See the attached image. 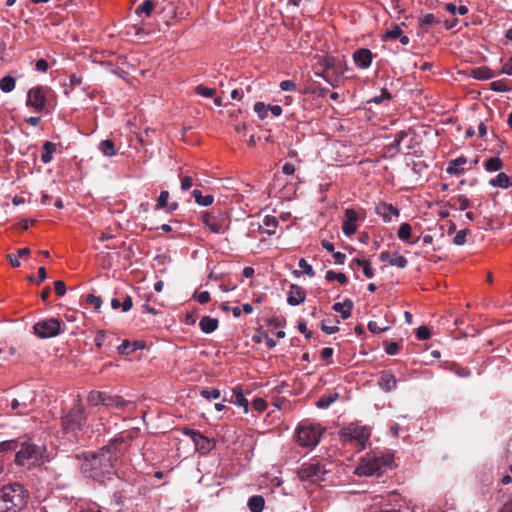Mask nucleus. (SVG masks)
<instances>
[{"label":"nucleus","instance_id":"obj_1","mask_svg":"<svg viewBox=\"0 0 512 512\" xmlns=\"http://www.w3.org/2000/svg\"><path fill=\"white\" fill-rule=\"evenodd\" d=\"M136 436L137 431L135 430L120 432L107 445L85 457L82 464L83 472L88 477L101 483L111 479L116 463L127 452Z\"/></svg>","mask_w":512,"mask_h":512},{"label":"nucleus","instance_id":"obj_2","mask_svg":"<svg viewBox=\"0 0 512 512\" xmlns=\"http://www.w3.org/2000/svg\"><path fill=\"white\" fill-rule=\"evenodd\" d=\"M29 492L19 482L3 485L0 488V512H20L28 504Z\"/></svg>","mask_w":512,"mask_h":512},{"label":"nucleus","instance_id":"obj_3","mask_svg":"<svg viewBox=\"0 0 512 512\" xmlns=\"http://www.w3.org/2000/svg\"><path fill=\"white\" fill-rule=\"evenodd\" d=\"M48 461L49 455L46 447L37 445L31 440L22 442L15 455V463L18 466L38 467Z\"/></svg>","mask_w":512,"mask_h":512},{"label":"nucleus","instance_id":"obj_4","mask_svg":"<svg viewBox=\"0 0 512 512\" xmlns=\"http://www.w3.org/2000/svg\"><path fill=\"white\" fill-rule=\"evenodd\" d=\"M393 464V456L391 454L367 455L361 460L356 468L359 476H379Z\"/></svg>","mask_w":512,"mask_h":512},{"label":"nucleus","instance_id":"obj_5","mask_svg":"<svg viewBox=\"0 0 512 512\" xmlns=\"http://www.w3.org/2000/svg\"><path fill=\"white\" fill-rule=\"evenodd\" d=\"M325 461L319 458H311L304 462L297 471L298 478L303 482L319 483L326 480V475L330 472Z\"/></svg>","mask_w":512,"mask_h":512},{"label":"nucleus","instance_id":"obj_6","mask_svg":"<svg viewBox=\"0 0 512 512\" xmlns=\"http://www.w3.org/2000/svg\"><path fill=\"white\" fill-rule=\"evenodd\" d=\"M323 433L324 428L319 424L303 421L296 428V442L302 447H314Z\"/></svg>","mask_w":512,"mask_h":512},{"label":"nucleus","instance_id":"obj_7","mask_svg":"<svg viewBox=\"0 0 512 512\" xmlns=\"http://www.w3.org/2000/svg\"><path fill=\"white\" fill-rule=\"evenodd\" d=\"M84 412L85 408L78 399L71 410L62 417V425L66 433L76 436V433L83 428L86 422Z\"/></svg>","mask_w":512,"mask_h":512},{"label":"nucleus","instance_id":"obj_8","mask_svg":"<svg viewBox=\"0 0 512 512\" xmlns=\"http://www.w3.org/2000/svg\"><path fill=\"white\" fill-rule=\"evenodd\" d=\"M339 436L343 443L356 441L363 448L370 437V429L364 425L351 423L340 430Z\"/></svg>","mask_w":512,"mask_h":512},{"label":"nucleus","instance_id":"obj_9","mask_svg":"<svg viewBox=\"0 0 512 512\" xmlns=\"http://www.w3.org/2000/svg\"><path fill=\"white\" fill-rule=\"evenodd\" d=\"M64 323L57 318L43 319L33 325L35 335L41 339L52 338L63 332Z\"/></svg>","mask_w":512,"mask_h":512},{"label":"nucleus","instance_id":"obj_10","mask_svg":"<svg viewBox=\"0 0 512 512\" xmlns=\"http://www.w3.org/2000/svg\"><path fill=\"white\" fill-rule=\"evenodd\" d=\"M49 89L44 86L32 87L27 92L26 106L36 113H41L46 108L47 92Z\"/></svg>","mask_w":512,"mask_h":512},{"label":"nucleus","instance_id":"obj_11","mask_svg":"<svg viewBox=\"0 0 512 512\" xmlns=\"http://www.w3.org/2000/svg\"><path fill=\"white\" fill-rule=\"evenodd\" d=\"M202 221L211 232L216 234H223L229 227L227 217L220 212H204Z\"/></svg>","mask_w":512,"mask_h":512},{"label":"nucleus","instance_id":"obj_12","mask_svg":"<svg viewBox=\"0 0 512 512\" xmlns=\"http://www.w3.org/2000/svg\"><path fill=\"white\" fill-rule=\"evenodd\" d=\"M375 213L380 216L385 223L392 221L393 217L398 218L400 215L399 209L390 203L380 202L375 207Z\"/></svg>","mask_w":512,"mask_h":512},{"label":"nucleus","instance_id":"obj_13","mask_svg":"<svg viewBox=\"0 0 512 512\" xmlns=\"http://www.w3.org/2000/svg\"><path fill=\"white\" fill-rule=\"evenodd\" d=\"M373 53L367 48L357 49L353 53V60L355 65L360 69H367L371 66L373 61Z\"/></svg>","mask_w":512,"mask_h":512},{"label":"nucleus","instance_id":"obj_14","mask_svg":"<svg viewBox=\"0 0 512 512\" xmlns=\"http://www.w3.org/2000/svg\"><path fill=\"white\" fill-rule=\"evenodd\" d=\"M357 220H358V214L354 209L348 208L345 210V219L342 224V230L346 236H351L356 232Z\"/></svg>","mask_w":512,"mask_h":512},{"label":"nucleus","instance_id":"obj_15","mask_svg":"<svg viewBox=\"0 0 512 512\" xmlns=\"http://www.w3.org/2000/svg\"><path fill=\"white\" fill-rule=\"evenodd\" d=\"M306 292L305 290L296 284H291L287 295V302L291 306L300 305L305 301Z\"/></svg>","mask_w":512,"mask_h":512},{"label":"nucleus","instance_id":"obj_16","mask_svg":"<svg viewBox=\"0 0 512 512\" xmlns=\"http://www.w3.org/2000/svg\"><path fill=\"white\" fill-rule=\"evenodd\" d=\"M223 401L224 402H226V401L231 402V403L235 404L238 407H242L244 409L245 413L248 412L249 402L245 398V396L243 394V391H242L240 386L234 387L232 389L231 398L230 399L224 398Z\"/></svg>","mask_w":512,"mask_h":512},{"label":"nucleus","instance_id":"obj_17","mask_svg":"<svg viewBox=\"0 0 512 512\" xmlns=\"http://www.w3.org/2000/svg\"><path fill=\"white\" fill-rule=\"evenodd\" d=\"M378 385L385 392H390V391L396 389L397 379L392 373H390L388 371H383V372H381V374L379 376Z\"/></svg>","mask_w":512,"mask_h":512},{"label":"nucleus","instance_id":"obj_18","mask_svg":"<svg viewBox=\"0 0 512 512\" xmlns=\"http://www.w3.org/2000/svg\"><path fill=\"white\" fill-rule=\"evenodd\" d=\"M105 406L122 410L129 406L135 407V404L132 401L123 399L119 395H108L107 394Z\"/></svg>","mask_w":512,"mask_h":512},{"label":"nucleus","instance_id":"obj_19","mask_svg":"<svg viewBox=\"0 0 512 512\" xmlns=\"http://www.w3.org/2000/svg\"><path fill=\"white\" fill-rule=\"evenodd\" d=\"M466 163H467V158L463 155L459 156L456 159H453L448 163L446 172L450 175L459 176L464 172V168L462 166Z\"/></svg>","mask_w":512,"mask_h":512},{"label":"nucleus","instance_id":"obj_20","mask_svg":"<svg viewBox=\"0 0 512 512\" xmlns=\"http://www.w3.org/2000/svg\"><path fill=\"white\" fill-rule=\"evenodd\" d=\"M354 303L351 299H345L343 302L334 303L332 309L341 314L342 319H348L351 316Z\"/></svg>","mask_w":512,"mask_h":512},{"label":"nucleus","instance_id":"obj_21","mask_svg":"<svg viewBox=\"0 0 512 512\" xmlns=\"http://www.w3.org/2000/svg\"><path fill=\"white\" fill-rule=\"evenodd\" d=\"M277 226L278 220L276 217L267 215L264 217L262 225H259V231L263 234L273 235Z\"/></svg>","mask_w":512,"mask_h":512},{"label":"nucleus","instance_id":"obj_22","mask_svg":"<svg viewBox=\"0 0 512 512\" xmlns=\"http://www.w3.org/2000/svg\"><path fill=\"white\" fill-rule=\"evenodd\" d=\"M321 64L325 70H333L336 74H343L345 69H342L341 62L333 56H325Z\"/></svg>","mask_w":512,"mask_h":512},{"label":"nucleus","instance_id":"obj_23","mask_svg":"<svg viewBox=\"0 0 512 512\" xmlns=\"http://www.w3.org/2000/svg\"><path fill=\"white\" fill-rule=\"evenodd\" d=\"M219 325V321L216 318H211L209 316H204L201 318L199 322L200 329L205 334H210L214 332Z\"/></svg>","mask_w":512,"mask_h":512},{"label":"nucleus","instance_id":"obj_24","mask_svg":"<svg viewBox=\"0 0 512 512\" xmlns=\"http://www.w3.org/2000/svg\"><path fill=\"white\" fill-rule=\"evenodd\" d=\"M350 267L352 269H355L356 267H362V270H363V274L367 277V278H372L374 276V270L371 266V263L370 261L368 260H363V259H359V258H354L351 263H350Z\"/></svg>","mask_w":512,"mask_h":512},{"label":"nucleus","instance_id":"obj_25","mask_svg":"<svg viewBox=\"0 0 512 512\" xmlns=\"http://www.w3.org/2000/svg\"><path fill=\"white\" fill-rule=\"evenodd\" d=\"M489 184L493 187L506 189L511 187L512 180L506 173L500 172L495 178L490 179Z\"/></svg>","mask_w":512,"mask_h":512},{"label":"nucleus","instance_id":"obj_26","mask_svg":"<svg viewBox=\"0 0 512 512\" xmlns=\"http://www.w3.org/2000/svg\"><path fill=\"white\" fill-rule=\"evenodd\" d=\"M56 151V144L50 141H46L43 144V151L41 154V161L44 164H48L53 159V154Z\"/></svg>","mask_w":512,"mask_h":512},{"label":"nucleus","instance_id":"obj_27","mask_svg":"<svg viewBox=\"0 0 512 512\" xmlns=\"http://www.w3.org/2000/svg\"><path fill=\"white\" fill-rule=\"evenodd\" d=\"M471 76L477 80H488L494 77V72L488 67L482 66L474 68L471 71Z\"/></svg>","mask_w":512,"mask_h":512},{"label":"nucleus","instance_id":"obj_28","mask_svg":"<svg viewBox=\"0 0 512 512\" xmlns=\"http://www.w3.org/2000/svg\"><path fill=\"white\" fill-rule=\"evenodd\" d=\"M264 498L260 495H254L248 500V508L251 512H261L264 508Z\"/></svg>","mask_w":512,"mask_h":512},{"label":"nucleus","instance_id":"obj_29","mask_svg":"<svg viewBox=\"0 0 512 512\" xmlns=\"http://www.w3.org/2000/svg\"><path fill=\"white\" fill-rule=\"evenodd\" d=\"M139 347H142V345H139L136 341L130 342L129 340H124L122 344L118 346V353L121 355H129Z\"/></svg>","mask_w":512,"mask_h":512},{"label":"nucleus","instance_id":"obj_30","mask_svg":"<svg viewBox=\"0 0 512 512\" xmlns=\"http://www.w3.org/2000/svg\"><path fill=\"white\" fill-rule=\"evenodd\" d=\"M192 196L194 197L195 202L200 206H209L214 201V197L212 195L203 196L202 192L198 189L193 190Z\"/></svg>","mask_w":512,"mask_h":512},{"label":"nucleus","instance_id":"obj_31","mask_svg":"<svg viewBox=\"0 0 512 512\" xmlns=\"http://www.w3.org/2000/svg\"><path fill=\"white\" fill-rule=\"evenodd\" d=\"M155 8V2L153 0H145L135 9L137 15L145 14L149 17Z\"/></svg>","mask_w":512,"mask_h":512},{"label":"nucleus","instance_id":"obj_32","mask_svg":"<svg viewBox=\"0 0 512 512\" xmlns=\"http://www.w3.org/2000/svg\"><path fill=\"white\" fill-rule=\"evenodd\" d=\"M16 80L10 75H6L0 79V89L4 93H9L14 90Z\"/></svg>","mask_w":512,"mask_h":512},{"label":"nucleus","instance_id":"obj_33","mask_svg":"<svg viewBox=\"0 0 512 512\" xmlns=\"http://www.w3.org/2000/svg\"><path fill=\"white\" fill-rule=\"evenodd\" d=\"M195 175H196V173H194V172L192 174H183V173H181L179 175L180 183H181V189L183 191L189 190L194 184L198 185V183L195 182V179H194Z\"/></svg>","mask_w":512,"mask_h":512},{"label":"nucleus","instance_id":"obj_34","mask_svg":"<svg viewBox=\"0 0 512 512\" xmlns=\"http://www.w3.org/2000/svg\"><path fill=\"white\" fill-rule=\"evenodd\" d=\"M100 151L108 157L114 156L116 154V148L112 140L105 139L100 142L99 145Z\"/></svg>","mask_w":512,"mask_h":512},{"label":"nucleus","instance_id":"obj_35","mask_svg":"<svg viewBox=\"0 0 512 512\" xmlns=\"http://www.w3.org/2000/svg\"><path fill=\"white\" fill-rule=\"evenodd\" d=\"M411 235H412L411 225L409 223H406V222L400 224L398 232H397L398 238L401 241L407 243V242H409V239L411 238Z\"/></svg>","mask_w":512,"mask_h":512},{"label":"nucleus","instance_id":"obj_36","mask_svg":"<svg viewBox=\"0 0 512 512\" xmlns=\"http://www.w3.org/2000/svg\"><path fill=\"white\" fill-rule=\"evenodd\" d=\"M106 398L107 394L100 391H92L88 396L89 402L93 405L101 404L105 406Z\"/></svg>","mask_w":512,"mask_h":512},{"label":"nucleus","instance_id":"obj_37","mask_svg":"<svg viewBox=\"0 0 512 512\" xmlns=\"http://www.w3.org/2000/svg\"><path fill=\"white\" fill-rule=\"evenodd\" d=\"M339 395L338 393L323 395L318 401H317V407L318 408H327L332 403H334L338 399Z\"/></svg>","mask_w":512,"mask_h":512},{"label":"nucleus","instance_id":"obj_38","mask_svg":"<svg viewBox=\"0 0 512 512\" xmlns=\"http://www.w3.org/2000/svg\"><path fill=\"white\" fill-rule=\"evenodd\" d=\"M325 279L329 282L337 280L340 284L345 285L348 283V278L344 273H336L333 270H328L325 274Z\"/></svg>","mask_w":512,"mask_h":512},{"label":"nucleus","instance_id":"obj_39","mask_svg":"<svg viewBox=\"0 0 512 512\" xmlns=\"http://www.w3.org/2000/svg\"><path fill=\"white\" fill-rule=\"evenodd\" d=\"M502 166V160L498 157L489 158L484 164L485 169L489 172L499 171Z\"/></svg>","mask_w":512,"mask_h":512},{"label":"nucleus","instance_id":"obj_40","mask_svg":"<svg viewBox=\"0 0 512 512\" xmlns=\"http://www.w3.org/2000/svg\"><path fill=\"white\" fill-rule=\"evenodd\" d=\"M183 433L185 435L189 436L193 440L195 445H200V441H207L208 442V438L207 437L203 436L200 432L195 431L193 429L184 428L183 429Z\"/></svg>","mask_w":512,"mask_h":512},{"label":"nucleus","instance_id":"obj_41","mask_svg":"<svg viewBox=\"0 0 512 512\" xmlns=\"http://www.w3.org/2000/svg\"><path fill=\"white\" fill-rule=\"evenodd\" d=\"M453 373L462 378H467L471 375V371L467 367H462L457 363H452L449 368Z\"/></svg>","mask_w":512,"mask_h":512},{"label":"nucleus","instance_id":"obj_42","mask_svg":"<svg viewBox=\"0 0 512 512\" xmlns=\"http://www.w3.org/2000/svg\"><path fill=\"white\" fill-rule=\"evenodd\" d=\"M389 264L391 266H396L400 269H404L407 264H408V260L406 257L402 256V255H398L397 253H395L391 259H389Z\"/></svg>","mask_w":512,"mask_h":512},{"label":"nucleus","instance_id":"obj_43","mask_svg":"<svg viewBox=\"0 0 512 512\" xmlns=\"http://www.w3.org/2000/svg\"><path fill=\"white\" fill-rule=\"evenodd\" d=\"M445 10L453 15L456 13L460 15H465L468 13V8L465 5L457 7L454 3H446Z\"/></svg>","mask_w":512,"mask_h":512},{"label":"nucleus","instance_id":"obj_44","mask_svg":"<svg viewBox=\"0 0 512 512\" xmlns=\"http://www.w3.org/2000/svg\"><path fill=\"white\" fill-rule=\"evenodd\" d=\"M440 21L432 13L425 14L419 19L420 27H427L438 24Z\"/></svg>","mask_w":512,"mask_h":512},{"label":"nucleus","instance_id":"obj_45","mask_svg":"<svg viewBox=\"0 0 512 512\" xmlns=\"http://www.w3.org/2000/svg\"><path fill=\"white\" fill-rule=\"evenodd\" d=\"M403 34L402 29L399 25H394L391 29L387 30L384 39L396 40Z\"/></svg>","mask_w":512,"mask_h":512},{"label":"nucleus","instance_id":"obj_46","mask_svg":"<svg viewBox=\"0 0 512 512\" xmlns=\"http://www.w3.org/2000/svg\"><path fill=\"white\" fill-rule=\"evenodd\" d=\"M195 92L198 95H201V96L206 97V98H210V97H213L215 95L216 90L214 88H208V87L200 84V85H198L195 88Z\"/></svg>","mask_w":512,"mask_h":512},{"label":"nucleus","instance_id":"obj_47","mask_svg":"<svg viewBox=\"0 0 512 512\" xmlns=\"http://www.w3.org/2000/svg\"><path fill=\"white\" fill-rule=\"evenodd\" d=\"M254 111L257 113L260 119H264L268 115L269 107L265 105L263 102H256L254 104Z\"/></svg>","mask_w":512,"mask_h":512},{"label":"nucleus","instance_id":"obj_48","mask_svg":"<svg viewBox=\"0 0 512 512\" xmlns=\"http://www.w3.org/2000/svg\"><path fill=\"white\" fill-rule=\"evenodd\" d=\"M169 192L166 190L161 191L159 197L157 198V202L155 205V209H163L168 205Z\"/></svg>","mask_w":512,"mask_h":512},{"label":"nucleus","instance_id":"obj_49","mask_svg":"<svg viewBox=\"0 0 512 512\" xmlns=\"http://www.w3.org/2000/svg\"><path fill=\"white\" fill-rule=\"evenodd\" d=\"M200 395H201L203 398L208 399V400H209V399H211V398H213V399H218V398H220V397H221V392H220V390H219V389H217V388H213V389H211V390H209V389L205 388V389H202V390L200 391Z\"/></svg>","mask_w":512,"mask_h":512},{"label":"nucleus","instance_id":"obj_50","mask_svg":"<svg viewBox=\"0 0 512 512\" xmlns=\"http://www.w3.org/2000/svg\"><path fill=\"white\" fill-rule=\"evenodd\" d=\"M469 234V230L461 229L459 230L453 238V243L455 245L461 246L466 243V237Z\"/></svg>","mask_w":512,"mask_h":512},{"label":"nucleus","instance_id":"obj_51","mask_svg":"<svg viewBox=\"0 0 512 512\" xmlns=\"http://www.w3.org/2000/svg\"><path fill=\"white\" fill-rule=\"evenodd\" d=\"M86 303L88 305L93 306L96 310L101 307L102 300L99 296H95L94 294H88L86 296Z\"/></svg>","mask_w":512,"mask_h":512},{"label":"nucleus","instance_id":"obj_52","mask_svg":"<svg viewBox=\"0 0 512 512\" xmlns=\"http://www.w3.org/2000/svg\"><path fill=\"white\" fill-rule=\"evenodd\" d=\"M455 202L458 205V209L461 211H464L470 207V200L464 195L457 196Z\"/></svg>","mask_w":512,"mask_h":512},{"label":"nucleus","instance_id":"obj_53","mask_svg":"<svg viewBox=\"0 0 512 512\" xmlns=\"http://www.w3.org/2000/svg\"><path fill=\"white\" fill-rule=\"evenodd\" d=\"M17 448L18 442L16 440L3 441L0 443V452L16 450Z\"/></svg>","mask_w":512,"mask_h":512},{"label":"nucleus","instance_id":"obj_54","mask_svg":"<svg viewBox=\"0 0 512 512\" xmlns=\"http://www.w3.org/2000/svg\"><path fill=\"white\" fill-rule=\"evenodd\" d=\"M298 266L308 276H310V277L314 276V270H313L312 266L304 258H301L299 260Z\"/></svg>","mask_w":512,"mask_h":512},{"label":"nucleus","instance_id":"obj_55","mask_svg":"<svg viewBox=\"0 0 512 512\" xmlns=\"http://www.w3.org/2000/svg\"><path fill=\"white\" fill-rule=\"evenodd\" d=\"M431 336L430 334V330L427 326H420L418 327L417 331H416V337L419 339V340H427L429 339Z\"/></svg>","mask_w":512,"mask_h":512},{"label":"nucleus","instance_id":"obj_56","mask_svg":"<svg viewBox=\"0 0 512 512\" xmlns=\"http://www.w3.org/2000/svg\"><path fill=\"white\" fill-rule=\"evenodd\" d=\"M490 88L491 90L495 91V92H506L509 90V87L503 82V81H493L491 84H490Z\"/></svg>","mask_w":512,"mask_h":512},{"label":"nucleus","instance_id":"obj_57","mask_svg":"<svg viewBox=\"0 0 512 512\" xmlns=\"http://www.w3.org/2000/svg\"><path fill=\"white\" fill-rule=\"evenodd\" d=\"M253 408L258 412H263L267 408V402L263 398H256L252 402Z\"/></svg>","mask_w":512,"mask_h":512},{"label":"nucleus","instance_id":"obj_58","mask_svg":"<svg viewBox=\"0 0 512 512\" xmlns=\"http://www.w3.org/2000/svg\"><path fill=\"white\" fill-rule=\"evenodd\" d=\"M10 406H11V409H12L13 411H16V414H18V415H24V414H26V413H27V410H26V409L18 410L20 407L26 408V404H25V403H22V404H21L17 399H13V400L11 401Z\"/></svg>","mask_w":512,"mask_h":512},{"label":"nucleus","instance_id":"obj_59","mask_svg":"<svg viewBox=\"0 0 512 512\" xmlns=\"http://www.w3.org/2000/svg\"><path fill=\"white\" fill-rule=\"evenodd\" d=\"M54 290L57 296L62 297L66 293V284L62 280L54 282Z\"/></svg>","mask_w":512,"mask_h":512},{"label":"nucleus","instance_id":"obj_60","mask_svg":"<svg viewBox=\"0 0 512 512\" xmlns=\"http://www.w3.org/2000/svg\"><path fill=\"white\" fill-rule=\"evenodd\" d=\"M200 304H206L210 301V293L208 291L195 292L193 296Z\"/></svg>","mask_w":512,"mask_h":512},{"label":"nucleus","instance_id":"obj_61","mask_svg":"<svg viewBox=\"0 0 512 512\" xmlns=\"http://www.w3.org/2000/svg\"><path fill=\"white\" fill-rule=\"evenodd\" d=\"M367 328L370 332L375 334L387 331L389 329V327H380L375 321H369L367 324Z\"/></svg>","mask_w":512,"mask_h":512},{"label":"nucleus","instance_id":"obj_62","mask_svg":"<svg viewBox=\"0 0 512 512\" xmlns=\"http://www.w3.org/2000/svg\"><path fill=\"white\" fill-rule=\"evenodd\" d=\"M400 349V346L397 342H387L385 346V352L388 355H396Z\"/></svg>","mask_w":512,"mask_h":512},{"label":"nucleus","instance_id":"obj_63","mask_svg":"<svg viewBox=\"0 0 512 512\" xmlns=\"http://www.w3.org/2000/svg\"><path fill=\"white\" fill-rule=\"evenodd\" d=\"M280 88L283 91H295L297 88V85L292 80H284L280 83Z\"/></svg>","mask_w":512,"mask_h":512},{"label":"nucleus","instance_id":"obj_64","mask_svg":"<svg viewBox=\"0 0 512 512\" xmlns=\"http://www.w3.org/2000/svg\"><path fill=\"white\" fill-rule=\"evenodd\" d=\"M498 512H512V497L503 503Z\"/></svg>","mask_w":512,"mask_h":512}]
</instances>
